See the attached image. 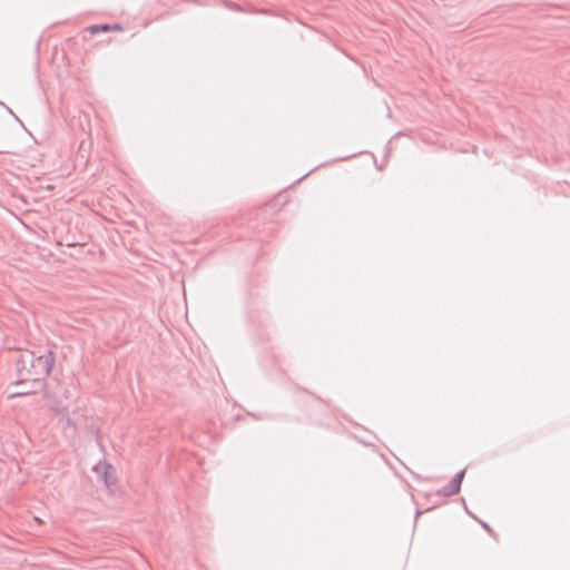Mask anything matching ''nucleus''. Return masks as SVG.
I'll return each instance as SVG.
<instances>
[{
	"mask_svg": "<svg viewBox=\"0 0 570 570\" xmlns=\"http://www.w3.org/2000/svg\"><path fill=\"white\" fill-rule=\"evenodd\" d=\"M55 358L51 352L36 356L31 351H23L14 360L19 380L17 384L32 381L37 382L48 376L52 370Z\"/></svg>",
	"mask_w": 570,
	"mask_h": 570,
	"instance_id": "nucleus-1",
	"label": "nucleus"
},
{
	"mask_svg": "<svg viewBox=\"0 0 570 570\" xmlns=\"http://www.w3.org/2000/svg\"><path fill=\"white\" fill-rule=\"evenodd\" d=\"M94 471L101 478L107 487L115 483L116 479L114 476V468L110 464L100 462L95 465Z\"/></svg>",
	"mask_w": 570,
	"mask_h": 570,
	"instance_id": "nucleus-2",
	"label": "nucleus"
},
{
	"mask_svg": "<svg viewBox=\"0 0 570 570\" xmlns=\"http://www.w3.org/2000/svg\"><path fill=\"white\" fill-rule=\"evenodd\" d=\"M459 492L458 489H455L451 483L443 487L441 490L438 491V494L442 497H451Z\"/></svg>",
	"mask_w": 570,
	"mask_h": 570,
	"instance_id": "nucleus-3",
	"label": "nucleus"
},
{
	"mask_svg": "<svg viewBox=\"0 0 570 570\" xmlns=\"http://www.w3.org/2000/svg\"><path fill=\"white\" fill-rule=\"evenodd\" d=\"M463 476H464V471H460L459 473H456L453 479L451 480V484L458 489L460 491L461 489V483H462V480H463Z\"/></svg>",
	"mask_w": 570,
	"mask_h": 570,
	"instance_id": "nucleus-4",
	"label": "nucleus"
},
{
	"mask_svg": "<svg viewBox=\"0 0 570 570\" xmlns=\"http://www.w3.org/2000/svg\"><path fill=\"white\" fill-rule=\"evenodd\" d=\"M111 30V26L110 24H94L90 27V32L91 33H98L100 31L102 32H107V31H110Z\"/></svg>",
	"mask_w": 570,
	"mask_h": 570,
	"instance_id": "nucleus-5",
	"label": "nucleus"
},
{
	"mask_svg": "<svg viewBox=\"0 0 570 570\" xmlns=\"http://www.w3.org/2000/svg\"><path fill=\"white\" fill-rule=\"evenodd\" d=\"M28 393H29V391H18V392L12 393V394H11V396H16V395H26V394H28Z\"/></svg>",
	"mask_w": 570,
	"mask_h": 570,
	"instance_id": "nucleus-6",
	"label": "nucleus"
},
{
	"mask_svg": "<svg viewBox=\"0 0 570 570\" xmlns=\"http://www.w3.org/2000/svg\"><path fill=\"white\" fill-rule=\"evenodd\" d=\"M121 27L119 24H114L111 26V30H120Z\"/></svg>",
	"mask_w": 570,
	"mask_h": 570,
	"instance_id": "nucleus-7",
	"label": "nucleus"
},
{
	"mask_svg": "<svg viewBox=\"0 0 570 570\" xmlns=\"http://www.w3.org/2000/svg\"><path fill=\"white\" fill-rule=\"evenodd\" d=\"M484 529L490 530L489 525L487 523L482 524Z\"/></svg>",
	"mask_w": 570,
	"mask_h": 570,
	"instance_id": "nucleus-8",
	"label": "nucleus"
},
{
	"mask_svg": "<svg viewBox=\"0 0 570 570\" xmlns=\"http://www.w3.org/2000/svg\"><path fill=\"white\" fill-rule=\"evenodd\" d=\"M35 521H37L38 523H41V520L37 517H35Z\"/></svg>",
	"mask_w": 570,
	"mask_h": 570,
	"instance_id": "nucleus-9",
	"label": "nucleus"
}]
</instances>
